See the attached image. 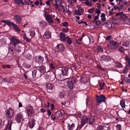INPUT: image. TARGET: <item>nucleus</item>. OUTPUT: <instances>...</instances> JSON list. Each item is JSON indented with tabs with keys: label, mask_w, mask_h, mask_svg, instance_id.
<instances>
[{
	"label": "nucleus",
	"mask_w": 130,
	"mask_h": 130,
	"mask_svg": "<svg viewBox=\"0 0 130 130\" xmlns=\"http://www.w3.org/2000/svg\"><path fill=\"white\" fill-rule=\"evenodd\" d=\"M59 69L63 75L68 76V75L69 70L68 68L65 67H59Z\"/></svg>",
	"instance_id": "7ed1b4c3"
},
{
	"label": "nucleus",
	"mask_w": 130,
	"mask_h": 130,
	"mask_svg": "<svg viewBox=\"0 0 130 130\" xmlns=\"http://www.w3.org/2000/svg\"><path fill=\"white\" fill-rule=\"evenodd\" d=\"M125 81L127 83H130V79L128 78L127 77H125L124 78Z\"/></svg>",
	"instance_id": "c03bdc74"
},
{
	"label": "nucleus",
	"mask_w": 130,
	"mask_h": 130,
	"mask_svg": "<svg viewBox=\"0 0 130 130\" xmlns=\"http://www.w3.org/2000/svg\"><path fill=\"white\" fill-rule=\"evenodd\" d=\"M40 111L41 112L44 113L46 111V110L43 108H41L40 109Z\"/></svg>",
	"instance_id": "774afa93"
},
{
	"label": "nucleus",
	"mask_w": 130,
	"mask_h": 130,
	"mask_svg": "<svg viewBox=\"0 0 130 130\" xmlns=\"http://www.w3.org/2000/svg\"><path fill=\"white\" fill-rule=\"evenodd\" d=\"M62 25L63 26H68V23L67 22H64L62 23Z\"/></svg>",
	"instance_id": "5fc2aeb1"
},
{
	"label": "nucleus",
	"mask_w": 130,
	"mask_h": 130,
	"mask_svg": "<svg viewBox=\"0 0 130 130\" xmlns=\"http://www.w3.org/2000/svg\"><path fill=\"white\" fill-rule=\"evenodd\" d=\"M19 41V39H17L14 38H12L11 40V43L12 44L15 46L20 43Z\"/></svg>",
	"instance_id": "9d476101"
},
{
	"label": "nucleus",
	"mask_w": 130,
	"mask_h": 130,
	"mask_svg": "<svg viewBox=\"0 0 130 130\" xmlns=\"http://www.w3.org/2000/svg\"><path fill=\"white\" fill-rule=\"evenodd\" d=\"M35 120L34 118L31 119L29 121L28 124L29 127L31 128H32L34 126L35 123Z\"/></svg>",
	"instance_id": "9b49d317"
},
{
	"label": "nucleus",
	"mask_w": 130,
	"mask_h": 130,
	"mask_svg": "<svg viewBox=\"0 0 130 130\" xmlns=\"http://www.w3.org/2000/svg\"><path fill=\"white\" fill-rule=\"evenodd\" d=\"M116 128L118 130H120L121 128V126L120 125H117L116 126Z\"/></svg>",
	"instance_id": "09e8293b"
},
{
	"label": "nucleus",
	"mask_w": 130,
	"mask_h": 130,
	"mask_svg": "<svg viewBox=\"0 0 130 130\" xmlns=\"http://www.w3.org/2000/svg\"><path fill=\"white\" fill-rule=\"evenodd\" d=\"M66 41L69 44H71L72 43V41L71 39L69 37H66Z\"/></svg>",
	"instance_id": "7c9ffc66"
},
{
	"label": "nucleus",
	"mask_w": 130,
	"mask_h": 130,
	"mask_svg": "<svg viewBox=\"0 0 130 130\" xmlns=\"http://www.w3.org/2000/svg\"><path fill=\"white\" fill-rule=\"evenodd\" d=\"M98 53L103 52V48L100 46H99L97 48Z\"/></svg>",
	"instance_id": "c9c22d12"
},
{
	"label": "nucleus",
	"mask_w": 130,
	"mask_h": 130,
	"mask_svg": "<svg viewBox=\"0 0 130 130\" xmlns=\"http://www.w3.org/2000/svg\"><path fill=\"white\" fill-rule=\"evenodd\" d=\"M13 28L17 32H19L20 30L18 26L16 24H14L12 26Z\"/></svg>",
	"instance_id": "a878e982"
},
{
	"label": "nucleus",
	"mask_w": 130,
	"mask_h": 130,
	"mask_svg": "<svg viewBox=\"0 0 130 130\" xmlns=\"http://www.w3.org/2000/svg\"><path fill=\"white\" fill-rule=\"evenodd\" d=\"M15 18L16 22L18 24H20L21 23L22 19L21 17L19 15H15L14 16Z\"/></svg>",
	"instance_id": "ddd939ff"
},
{
	"label": "nucleus",
	"mask_w": 130,
	"mask_h": 130,
	"mask_svg": "<svg viewBox=\"0 0 130 130\" xmlns=\"http://www.w3.org/2000/svg\"><path fill=\"white\" fill-rule=\"evenodd\" d=\"M85 4L87 5L90 6H91L92 4L91 2L87 1L85 2Z\"/></svg>",
	"instance_id": "de8ad7c7"
},
{
	"label": "nucleus",
	"mask_w": 130,
	"mask_h": 130,
	"mask_svg": "<svg viewBox=\"0 0 130 130\" xmlns=\"http://www.w3.org/2000/svg\"><path fill=\"white\" fill-rule=\"evenodd\" d=\"M114 64L115 67L118 68H122L123 67V65L119 62L114 61Z\"/></svg>",
	"instance_id": "b1692460"
},
{
	"label": "nucleus",
	"mask_w": 130,
	"mask_h": 130,
	"mask_svg": "<svg viewBox=\"0 0 130 130\" xmlns=\"http://www.w3.org/2000/svg\"><path fill=\"white\" fill-rule=\"evenodd\" d=\"M68 31L67 28H62V31L63 32H67Z\"/></svg>",
	"instance_id": "4d7b16f0"
},
{
	"label": "nucleus",
	"mask_w": 130,
	"mask_h": 130,
	"mask_svg": "<svg viewBox=\"0 0 130 130\" xmlns=\"http://www.w3.org/2000/svg\"><path fill=\"white\" fill-rule=\"evenodd\" d=\"M124 48L123 46H121L118 48V50L121 53H122L124 52Z\"/></svg>",
	"instance_id": "f704fd0d"
},
{
	"label": "nucleus",
	"mask_w": 130,
	"mask_h": 130,
	"mask_svg": "<svg viewBox=\"0 0 130 130\" xmlns=\"http://www.w3.org/2000/svg\"><path fill=\"white\" fill-rule=\"evenodd\" d=\"M84 77H83V76H82V77L80 78V77H77V78H78V79H79L80 81H83L85 82V80H84Z\"/></svg>",
	"instance_id": "a18cd8bd"
},
{
	"label": "nucleus",
	"mask_w": 130,
	"mask_h": 130,
	"mask_svg": "<svg viewBox=\"0 0 130 130\" xmlns=\"http://www.w3.org/2000/svg\"><path fill=\"white\" fill-rule=\"evenodd\" d=\"M68 2L71 4L72 5H73L74 4L76 3L77 0H67Z\"/></svg>",
	"instance_id": "473e14b6"
},
{
	"label": "nucleus",
	"mask_w": 130,
	"mask_h": 130,
	"mask_svg": "<svg viewBox=\"0 0 130 130\" xmlns=\"http://www.w3.org/2000/svg\"><path fill=\"white\" fill-rule=\"evenodd\" d=\"M92 23L95 26H99L101 23V21H92Z\"/></svg>",
	"instance_id": "c85d7f7f"
},
{
	"label": "nucleus",
	"mask_w": 130,
	"mask_h": 130,
	"mask_svg": "<svg viewBox=\"0 0 130 130\" xmlns=\"http://www.w3.org/2000/svg\"><path fill=\"white\" fill-rule=\"evenodd\" d=\"M78 9V10H79V11L80 12H83L84 11L83 9L81 7H79Z\"/></svg>",
	"instance_id": "052dcab7"
},
{
	"label": "nucleus",
	"mask_w": 130,
	"mask_h": 130,
	"mask_svg": "<svg viewBox=\"0 0 130 130\" xmlns=\"http://www.w3.org/2000/svg\"><path fill=\"white\" fill-rule=\"evenodd\" d=\"M128 72V69L126 68L123 71V73L124 74H126Z\"/></svg>",
	"instance_id": "680f3d73"
},
{
	"label": "nucleus",
	"mask_w": 130,
	"mask_h": 130,
	"mask_svg": "<svg viewBox=\"0 0 130 130\" xmlns=\"http://www.w3.org/2000/svg\"><path fill=\"white\" fill-rule=\"evenodd\" d=\"M43 36L45 39H49L51 37V33L48 31H46L43 35Z\"/></svg>",
	"instance_id": "4468645a"
},
{
	"label": "nucleus",
	"mask_w": 130,
	"mask_h": 130,
	"mask_svg": "<svg viewBox=\"0 0 130 130\" xmlns=\"http://www.w3.org/2000/svg\"><path fill=\"white\" fill-rule=\"evenodd\" d=\"M47 89L49 90H52L54 87V85L51 83H49L46 85Z\"/></svg>",
	"instance_id": "aec40b11"
},
{
	"label": "nucleus",
	"mask_w": 130,
	"mask_h": 130,
	"mask_svg": "<svg viewBox=\"0 0 130 130\" xmlns=\"http://www.w3.org/2000/svg\"><path fill=\"white\" fill-rule=\"evenodd\" d=\"M119 44H120L118 43V42L114 41V50L118 48L119 46Z\"/></svg>",
	"instance_id": "4c0bfd02"
},
{
	"label": "nucleus",
	"mask_w": 130,
	"mask_h": 130,
	"mask_svg": "<svg viewBox=\"0 0 130 130\" xmlns=\"http://www.w3.org/2000/svg\"><path fill=\"white\" fill-rule=\"evenodd\" d=\"M75 13L76 15H82V14L81 12L78 10H76L75 12Z\"/></svg>",
	"instance_id": "49530a36"
},
{
	"label": "nucleus",
	"mask_w": 130,
	"mask_h": 130,
	"mask_svg": "<svg viewBox=\"0 0 130 130\" xmlns=\"http://www.w3.org/2000/svg\"><path fill=\"white\" fill-rule=\"evenodd\" d=\"M125 2H124L122 0H121V2H119V5L120 6L121 9L124 8V6H125Z\"/></svg>",
	"instance_id": "bb28decb"
},
{
	"label": "nucleus",
	"mask_w": 130,
	"mask_h": 130,
	"mask_svg": "<svg viewBox=\"0 0 130 130\" xmlns=\"http://www.w3.org/2000/svg\"><path fill=\"white\" fill-rule=\"evenodd\" d=\"M102 59L106 62H107L110 60V58L109 56L105 55H103L101 56Z\"/></svg>",
	"instance_id": "dca6fc26"
},
{
	"label": "nucleus",
	"mask_w": 130,
	"mask_h": 130,
	"mask_svg": "<svg viewBox=\"0 0 130 130\" xmlns=\"http://www.w3.org/2000/svg\"><path fill=\"white\" fill-rule=\"evenodd\" d=\"M2 22L6 23L7 25L10 27L11 26H12V27L14 24L11 22L6 20H3L2 21Z\"/></svg>",
	"instance_id": "4be33fe9"
},
{
	"label": "nucleus",
	"mask_w": 130,
	"mask_h": 130,
	"mask_svg": "<svg viewBox=\"0 0 130 130\" xmlns=\"http://www.w3.org/2000/svg\"><path fill=\"white\" fill-rule=\"evenodd\" d=\"M51 117L53 120H55L57 118L53 114L51 115Z\"/></svg>",
	"instance_id": "864d4df0"
},
{
	"label": "nucleus",
	"mask_w": 130,
	"mask_h": 130,
	"mask_svg": "<svg viewBox=\"0 0 130 130\" xmlns=\"http://www.w3.org/2000/svg\"><path fill=\"white\" fill-rule=\"evenodd\" d=\"M96 99L97 102L98 103L100 104L101 102H104L105 100V97L103 94L101 95L100 96L96 95Z\"/></svg>",
	"instance_id": "20e7f679"
},
{
	"label": "nucleus",
	"mask_w": 130,
	"mask_h": 130,
	"mask_svg": "<svg viewBox=\"0 0 130 130\" xmlns=\"http://www.w3.org/2000/svg\"><path fill=\"white\" fill-rule=\"evenodd\" d=\"M50 66L52 69H54L55 67V65L53 63L51 64Z\"/></svg>",
	"instance_id": "bf43d9fd"
},
{
	"label": "nucleus",
	"mask_w": 130,
	"mask_h": 130,
	"mask_svg": "<svg viewBox=\"0 0 130 130\" xmlns=\"http://www.w3.org/2000/svg\"><path fill=\"white\" fill-rule=\"evenodd\" d=\"M108 46L109 49L113 50L114 48V41H110L108 44Z\"/></svg>",
	"instance_id": "6ab92c4d"
},
{
	"label": "nucleus",
	"mask_w": 130,
	"mask_h": 130,
	"mask_svg": "<svg viewBox=\"0 0 130 130\" xmlns=\"http://www.w3.org/2000/svg\"><path fill=\"white\" fill-rule=\"evenodd\" d=\"M55 3L54 4V6L57 10L59 11L60 10V7H62L63 8V12H65L66 10L64 7H63L62 6H61L60 4L61 2V0H54Z\"/></svg>",
	"instance_id": "f257e3e1"
},
{
	"label": "nucleus",
	"mask_w": 130,
	"mask_h": 130,
	"mask_svg": "<svg viewBox=\"0 0 130 130\" xmlns=\"http://www.w3.org/2000/svg\"><path fill=\"white\" fill-rule=\"evenodd\" d=\"M74 125L73 124H72L70 125L69 124H68V129L69 130H72L74 128Z\"/></svg>",
	"instance_id": "72a5a7b5"
},
{
	"label": "nucleus",
	"mask_w": 130,
	"mask_h": 130,
	"mask_svg": "<svg viewBox=\"0 0 130 130\" xmlns=\"http://www.w3.org/2000/svg\"><path fill=\"white\" fill-rule=\"evenodd\" d=\"M56 48L57 49V50L59 51H62L64 50V47L62 44H60L58 45Z\"/></svg>",
	"instance_id": "412c9836"
},
{
	"label": "nucleus",
	"mask_w": 130,
	"mask_h": 130,
	"mask_svg": "<svg viewBox=\"0 0 130 130\" xmlns=\"http://www.w3.org/2000/svg\"><path fill=\"white\" fill-rule=\"evenodd\" d=\"M14 1L17 5L21 4L23 5L24 4V3L22 0H14Z\"/></svg>",
	"instance_id": "cd10ccee"
},
{
	"label": "nucleus",
	"mask_w": 130,
	"mask_h": 130,
	"mask_svg": "<svg viewBox=\"0 0 130 130\" xmlns=\"http://www.w3.org/2000/svg\"><path fill=\"white\" fill-rule=\"evenodd\" d=\"M107 26L108 29H110L111 28L112 26L111 23H109L107 24Z\"/></svg>",
	"instance_id": "3c124183"
},
{
	"label": "nucleus",
	"mask_w": 130,
	"mask_h": 130,
	"mask_svg": "<svg viewBox=\"0 0 130 130\" xmlns=\"http://www.w3.org/2000/svg\"><path fill=\"white\" fill-rule=\"evenodd\" d=\"M14 111L11 108H9L7 110L6 112V115L9 118H10L13 115Z\"/></svg>",
	"instance_id": "0eeeda50"
},
{
	"label": "nucleus",
	"mask_w": 130,
	"mask_h": 130,
	"mask_svg": "<svg viewBox=\"0 0 130 130\" xmlns=\"http://www.w3.org/2000/svg\"><path fill=\"white\" fill-rule=\"evenodd\" d=\"M89 123L90 124H92L95 121V119L94 117H91L89 118Z\"/></svg>",
	"instance_id": "5701e85b"
},
{
	"label": "nucleus",
	"mask_w": 130,
	"mask_h": 130,
	"mask_svg": "<svg viewBox=\"0 0 130 130\" xmlns=\"http://www.w3.org/2000/svg\"><path fill=\"white\" fill-rule=\"evenodd\" d=\"M78 79L77 78L76 79L75 78H73L71 79V81L70 82V83L72 84V83H75L77 81H78Z\"/></svg>",
	"instance_id": "2f4dec72"
},
{
	"label": "nucleus",
	"mask_w": 130,
	"mask_h": 130,
	"mask_svg": "<svg viewBox=\"0 0 130 130\" xmlns=\"http://www.w3.org/2000/svg\"><path fill=\"white\" fill-rule=\"evenodd\" d=\"M95 13H100V10L98 9H96Z\"/></svg>",
	"instance_id": "0e129e2a"
},
{
	"label": "nucleus",
	"mask_w": 130,
	"mask_h": 130,
	"mask_svg": "<svg viewBox=\"0 0 130 130\" xmlns=\"http://www.w3.org/2000/svg\"><path fill=\"white\" fill-rule=\"evenodd\" d=\"M55 116L57 119L59 118L60 119H62L64 118L63 114L60 111L56 112L55 113Z\"/></svg>",
	"instance_id": "6e6552de"
},
{
	"label": "nucleus",
	"mask_w": 130,
	"mask_h": 130,
	"mask_svg": "<svg viewBox=\"0 0 130 130\" xmlns=\"http://www.w3.org/2000/svg\"><path fill=\"white\" fill-rule=\"evenodd\" d=\"M88 121L87 117L86 116H84L82 117V119L81 121V123L80 126H79L80 127V129L86 124Z\"/></svg>",
	"instance_id": "423d86ee"
},
{
	"label": "nucleus",
	"mask_w": 130,
	"mask_h": 130,
	"mask_svg": "<svg viewBox=\"0 0 130 130\" xmlns=\"http://www.w3.org/2000/svg\"><path fill=\"white\" fill-rule=\"evenodd\" d=\"M122 45L124 46L127 47L129 45L128 42L127 40L125 41L123 44Z\"/></svg>",
	"instance_id": "a19ab883"
},
{
	"label": "nucleus",
	"mask_w": 130,
	"mask_h": 130,
	"mask_svg": "<svg viewBox=\"0 0 130 130\" xmlns=\"http://www.w3.org/2000/svg\"><path fill=\"white\" fill-rule=\"evenodd\" d=\"M24 40H26L27 41L29 42L30 41V39L27 38L26 36H25L23 37Z\"/></svg>",
	"instance_id": "e2e57ef3"
},
{
	"label": "nucleus",
	"mask_w": 130,
	"mask_h": 130,
	"mask_svg": "<svg viewBox=\"0 0 130 130\" xmlns=\"http://www.w3.org/2000/svg\"><path fill=\"white\" fill-rule=\"evenodd\" d=\"M27 111L29 116H30L34 114V112L32 107L30 105H27L26 108Z\"/></svg>",
	"instance_id": "39448f33"
},
{
	"label": "nucleus",
	"mask_w": 130,
	"mask_h": 130,
	"mask_svg": "<svg viewBox=\"0 0 130 130\" xmlns=\"http://www.w3.org/2000/svg\"><path fill=\"white\" fill-rule=\"evenodd\" d=\"M29 33L30 36L31 37H34L35 35V32L34 30L33 29H30L29 31Z\"/></svg>",
	"instance_id": "393cba45"
},
{
	"label": "nucleus",
	"mask_w": 130,
	"mask_h": 130,
	"mask_svg": "<svg viewBox=\"0 0 130 130\" xmlns=\"http://www.w3.org/2000/svg\"><path fill=\"white\" fill-rule=\"evenodd\" d=\"M123 12L117 13L114 16L115 17H117L118 19H121L122 20L125 21L126 20L127 17L125 14H124Z\"/></svg>",
	"instance_id": "f03ea898"
},
{
	"label": "nucleus",
	"mask_w": 130,
	"mask_h": 130,
	"mask_svg": "<svg viewBox=\"0 0 130 130\" xmlns=\"http://www.w3.org/2000/svg\"><path fill=\"white\" fill-rule=\"evenodd\" d=\"M95 9L93 8L90 9L88 10V12L92 13L94 11Z\"/></svg>",
	"instance_id": "603ef678"
},
{
	"label": "nucleus",
	"mask_w": 130,
	"mask_h": 130,
	"mask_svg": "<svg viewBox=\"0 0 130 130\" xmlns=\"http://www.w3.org/2000/svg\"><path fill=\"white\" fill-rule=\"evenodd\" d=\"M12 121L9 120L8 121V123L6 126L5 130H11V125H12Z\"/></svg>",
	"instance_id": "f8f14e48"
},
{
	"label": "nucleus",
	"mask_w": 130,
	"mask_h": 130,
	"mask_svg": "<svg viewBox=\"0 0 130 130\" xmlns=\"http://www.w3.org/2000/svg\"><path fill=\"white\" fill-rule=\"evenodd\" d=\"M102 126L103 130H107L109 126L108 124H105Z\"/></svg>",
	"instance_id": "58836bf2"
},
{
	"label": "nucleus",
	"mask_w": 130,
	"mask_h": 130,
	"mask_svg": "<svg viewBox=\"0 0 130 130\" xmlns=\"http://www.w3.org/2000/svg\"><path fill=\"white\" fill-rule=\"evenodd\" d=\"M97 130H103L102 126H99L98 127Z\"/></svg>",
	"instance_id": "6e6d98bb"
},
{
	"label": "nucleus",
	"mask_w": 130,
	"mask_h": 130,
	"mask_svg": "<svg viewBox=\"0 0 130 130\" xmlns=\"http://www.w3.org/2000/svg\"><path fill=\"white\" fill-rule=\"evenodd\" d=\"M120 104L123 108H124L125 107V105L124 101H121L120 102Z\"/></svg>",
	"instance_id": "e433bc0d"
},
{
	"label": "nucleus",
	"mask_w": 130,
	"mask_h": 130,
	"mask_svg": "<svg viewBox=\"0 0 130 130\" xmlns=\"http://www.w3.org/2000/svg\"><path fill=\"white\" fill-rule=\"evenodd\" d=\"M66 37L65 34L61 32L60 33V39L62 41H63L64 42H65L66 41Z\"/></svg>",
	"instance_id": "2eb2a0df"
},
{
	"label": "nucleus",
	"mask_w": 130,
	"mask_h": 130,
	"mask_svg": "<svg viewBox=\"0 0 130 130\" xmlns=\"http://www.w3.org/2000/svg\"><path fill=\"white\" fill-rule=\"evenodd\" d=\"M38 62L39 63H42L43 60V58L41 56H39L38 58Z\"/></svg>",
	"instance_id": "c756f323"
},
{
	"label": "nucleus",
	"mask_w": 130,
	"mask_h": 130,
	"mask_svg": "<svg viewBox=\"0 0 130 130\" xmlns=\"http://www.w3.org/2000/svg\"><path fill=\"white\" fill-rule=\"evenodd\" d=\"M117 9L119 10L118 11L119 12L120 10V8L118 6H114V10H116Z\"/></svg>",
	"instance_id": "69168bd1"
},
{
	"label": "nucleus",
	"mask_w": 130,
	"mask_h": 130,
	"mask_svg": "<svg viewBox=\"0 0 130 130\" xmlns=\"http://www.w3.org/2000/svg\"><path fill=\"white\" fill-rule=\"evenodd\" d=\"M38 70L41 72L43 73L45 72L46 71L45 68L43 65L40 66L38 68Z\"/></svg>",
	"instance_id": "a211bd4d"
},
{
	"label": "nucleus",
	"mask_w": 130,
	"mask_h": 130,
	"mask_svg": "<svg viewBox=\"0 0 130 130\" xmlns=\"http://www.w3.org/2000/svg\"><path fill=\"white\" fill-rule=\"evenodd\" d=\"M104 82L102 83L100 82L99 83V85L101 87V89L102 90L103 89V87L104 85Z\"/></svg>",
	"instance_id": "37998d69"
},
{
	"label": "nucleus",
	"mask_w": 130,
	"mask_h": 130,
	"mask_svg": "<svg viewBox=\"0 0 130 130\" xmlns=\"http://www.w3.org/2000/svg\"><path fill=\"white\" fill-rule=\"evenodd\" d=\"M111 38V36H107L106 38V40H109Z\"/></svg>",
	"instance_id": "338daca9"
},
{
	"label": "nucleus",
	"mask_w": 130,
	"mask_h": 130,
	"mask_svg": "<svg viewBox=\"0 0 130 130\" xmlns=\"http://www.w3.org/2000/svg\"><path fill=\"white\" fill-rule=\"evenodd\" d=\"M68 85L70 86L69 88H70V89H72L73 88V86L74 83H72V84L70 83V82H69L68 83Z\"/></svg>",
	"instance_id": "8fccbe9b"
},
{
	"label": "nucleus",
	"mask_w": 130,
	"mask_h": 130,
	"mask_svg": "<svg viewBox=\"0 0 130 130\" xmlns=\"http://www.w3.org/2000/svg\"><path fill=\"white\" fill-rule=\"evenodd\" d=\"M125 59L126 61L128 63L130 62V59L127 55H126L125 58Z\"/></svg>",
	"instance_id": "79ce46f5"
},
{
	"label": "nucleus",
	"mask_w": 130,
	"mask_h": 130,
	"mask_svg": "<svg viewBox=\"0 0 130 130\" xmlns=\"http://www.w3.org/2000/svg\"><path fill=\"white\" fill-rule=\"evenodd\" d=\"M46 20L48 23H52L53 22V21L50 15L47 14L45 17Z\"/></svg>",
	"instance_id": "f3484780"
},
{
	"label": "nucleus",
	"mask_w": 130,
	"mask_h": 130,
	"mask_svg": "<svg viewBox=\"0 0 130 130\" xmlns=\"http://www.w3.org/2000/svg\"><path fill=\"white\" fill-rule=\"evenodd\" d=\"M37 71L36 70H34L32 71V74L33 77L35 78L36 77V74L37 72Z\"/></svg>",
	"instance_id": "ea45409f"
},
{
	"label": "nucleus",
	"mask_w": 130,
	"mask_h": 130,
	"mask_svg": "<svg viewBox=\"0 0 130 130\" xmlns=\"http://www.w3.org/2000/svg\"><path fill=\"white\" fill-rule=\"evenodd\" d=\"M64 95H65L64 93H61L60 94L59 96L60 98H62L64 97Z\"/></svg>",
	"instance_id": "13d9d810"
},
{
	"label": "nucleus",
	"mask_w": 130,
	"mask_h": 130,
	"mask_svg": "<svg viewBox=\"0 0 130 130\" xmlns=\"http://www.w3.org/2000/svg\"><path fill=\"white\" fill-rule=\"evenodd\" d=\"M23 116L20 113L18 114L16 116L15 120L17 122L19 123L23 119Z\"/></svg>",
	"instance_id": "1a4fd4ad"
}]
</instances>
